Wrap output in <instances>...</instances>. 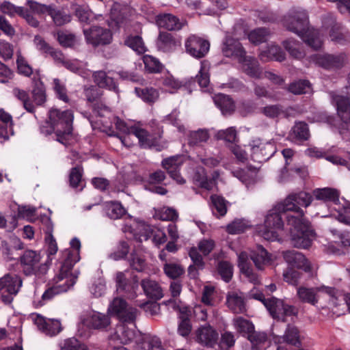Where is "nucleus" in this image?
I'll list each match as a JSON object with an SVG mask.
<instances>
[{
	"label": "nucleus",
	"mask_w": 350,
	"mask_h": 350,
	"mask_svg": "<svg viewBox=\"0 0 350 350\" xmlns=\"http://www.w3.org/2000/svg\"><path fill=\"white\" fill-rule=\"evenodd\" d=\"M282 45L290 55L295 59H301L305 53L302 49V43L294 39H287L282 42Z\"/></svg>",
	"instance_id": "58836bf2"
},
{
	"label": "nucleus",
	"mask_w": 350,
	"mask_h": 350,
	"mask_svg": "<svg viewBox=\"0 0 350 350\" xmlns=\"http://www.w3.org/2000/svg\"><path fill=\"white\" fill-rule=\"evenodd\" d=\"M322 291L330 296L332 301L337 299V290L334 287L322 286L321 288H297V294L301 302L315 306L318 303L317 292Z\"/></svg>",
	"instance_id": "f8f14e48"
},
{
	"label": "nucleus",
	"mask_w": 350,
	"mask_h": 350,
	"mask_svg": "<svg viewBox=\"0 0 350 350\" xmlns=\"http://www.w3.org/2000/svg\"><path fill=\"white\" fill-rule=\"evenodd\" d=\"M156 23L157 25L169 31L180 30L183 23L176 16L171 14H161L157 16Z\"/></svg>",
	"instance_id": "c85d7f7f"
},
{
	"label": "nucleus",
	"mask_w": 350,
	"mask_h": 350,
	"mask_svg": "<svg viewBox=\"0 0 350 350\" xmlns=\"http://www.w3.org/2000/svg\"><path fill=\"white\" fill-rule=\"evenodd\" d=\"M143 61L145 68L150 72H159L162 70V65L159 61L151 55L144 56Z\"/></svg>",
	"instance_id": "e2e57ef3"
},
{
	"label": "nucleus",
	"mask_w": 350,
	"mask_h": 350,
	"mask_svg": "<svg viewBox=\"0 0 350 350\" xmlns=\"http://www.w3.org/2000/svg\"><path fill=\"white\" fill-rule=\"evenodd\" d=\"M183 163V157L179 155L167 158L162 161L163 167L167 171L170 176L180 184L185 182L179 173V168Z\"/></svg>",
	"instance_id": "5701e85b"
},
{
	"label": "nucleus",
	"mask_w": 350,
	"mask_h": 350,
	"mask_svg": "<svg viewBox=\"0 0 350 350\" xmlns=\"http://www.w3.org/2000/svg\"><path fill=\"white\" fill-rule=\"evenodd\" d=\"M284 260L288 263L289 268L302 269L306 273L312 270L311 265L304 254L295 250H288L283 253Z\"/></svg>",
	"instance_id": "412c9836"
},
{
	"label": "nucleus",
	"mask_w": 350,
	"mask_h": 350,
	"mask_svg": "<svg viewBox=\"0 0 350 350\" xmlns=\"http://www.w3.org/2000/svg\"><path fill=\"white\" fill-rule=\"evenodd\" d=\"M247 147L252 152L253 159L257 160L259 163L273 157L276 151L274 143L271 142L263 143L260 139L253 140Z\"/></svg>",
	"instance_id": "2eb2a0df"
},
{
	"label": "nucleus",
	"mask_w": 350,
	"mask_h": 350,
	"mask_svg": "<svg viewBox=\"0 0 350 350\" xmlns=\"http://www.w3.org/2000/svg\"><path fill=\"white\" fill-rule=\"evenodd\" d=\"M301 273L293 268H287L283 273L284 280L294 286H297Z\"/></svg>",
	"instance_id": "69168bd1"
},
{
	"label": "nucleus",
	"mask_w": 350,
	"mask_h": 350,
	"mask_svg": "<svg viewBox=\"0 0 350 350\" xmlns=\"http://www.w3.org/2000/svg\"><path fill=\"white\" fill-rule=\"evenodd\" d=\"M135 92L143 101L147 103H153L159 98V92L152 87L135 88Z\"/></svg>",
	"instance_id": "79ce46f5"
},
{
	"label": "nucleus",
	"mask_w": 350,
	"mask_h": 350,
	"mask_svg": "<svg viewBox=\"0 0 350 350\" xmlns=\"http://www.w3.org/2000/svg\"><path fill=\"white\" fill-rule=\"evenodd\" d=\"M0 10L10 17H14L18 15L23 18L32 27H38L39 22L32 15L31 12L26 8L16 6L10 1H5L0 4Z\"/></svg>",
	"instance_id": "dca6fc26"
},
{
	"label": "nucleus",
	"mask_w": 350,
	"mask_h": 350,
	"mask_svg": "<svg viewBox=\"0 0 350 350\" xmlns=\"http://www.w3.org/2000/svg\"><path fill=\"white\" fill-rule=\"evenodd\" d=\"M262 61L275 60L282 62L286 59V54L282 48L278 45L271 44L259 54Z\"/></svg>",
	"instance_id": "72a5a7b5"
},
{
	"label": "nucleus",
	"mask_w": 350,
	"mask_h": 350,
	"mask_svg": "<svg viewBox=\"0 0 350 350\" xmlns=\"http://www.w3.org/2000/svg\"><path fill=\"white\" fill-rule=\"evenodd\" d=\"M73 113L70 110L51 109L49 112V122L55 131L57 140L66 144L72 131Z\"/></svg>",
	"instance_id": "20e7f679"
},
{
	"label": "nucleus",
	"mask_w": 350,
	"mask_h": 350,
	"mask_svg": "<svg viewBox=\"0 0 350 350\" xmlns=\"http://www.w3.org/2000/svg\"><path fill=\"white\" fill-rule=\"evenodd\" d=\"M239 27L234 28L232 32L227 33L223 42L222 53L224 56L241 61V33L237 30Z\"/></svg>",
	"instance_id": "4468645a"
},
{
	"label": "nucleus",
	"mask_w": 350,
	"mask_h": 350,
	"mask_svg": "<svg viewBox=\"0 0 350 350\" xmlns=\"http://www.w3.org/2000/svg\"><path fill=\"white\" fill-rule=\"evenodd\" d=\"M197 340L200 343L212 347L217 342L218 334L210 325L202 326L197 331Z\"/></svg>",
	"instance_id": "cd10ccee"
},
{
	"label": "nucleus",
	"mask_w": 350,
	"mask_h": 350,
	"mask_svg": "<svg viewBox=\"0 0 350 350\" xmlns=\"http://www.w3.org/2000/svg\"><path fill=\"white\" fill-rule=\"evenodd\" d=\"M53 89L57 97L65 103L69 102L65 84L58 79H53Z\"/></svg>",
	"instance_id": "338daca9"
},
{
	"label": "nucleus",
	"mask_w": 350,
	"mask_h": 350,
	"mask_svg": "<svg viewBox=\"0 0 350 350\" xmlns=\"http://www.w3.org/2000/svg\"><path fill=\"white\" fill-rule=\"evenodd\" d=\"M312 61L319 66L326 70L340 69L344 66L347 60L345 53L314 54L311 56Z\"/></svg>",
	"instance_id": "6e6552de"
},
{
	"label": "nucleus",
	"mask_w": 350,
	"mask_h": 350,
	"mask_svg": "<svg viewBox=\"0 0 350 350\" xmlns=\"http://www.w3.org/2000/svg\"><path fill=\"white\" fill-rule=\"evenodd\" d=\"M155 216L163 221H174L178 219V214L173 208L163 207L156 211Z\"/></svg>",
	"instance_id": "4d7b16f0"
},
{
	"label": "nucleus",
	"mask_w": 350,
	"mask_h": 350,
	"mask_svg": "<svg viewBox=\"0 0 350 350\" xmlns=\"http://www.w3.org/2000/svg\"><path fill=\"white\" fill-rule=\"evenodd\" d=\"M213 100L224 115H230L234 111L235 105L234 101L229 96L218 94L213 98Z\"/></svg>",
	"instance_id": "4c0bfd02"
},
{
	"label": "nucleus",
	"mask_w": 350,
	"mask_h": 350,
	"mask_svg": "<svg viewBox=\"0 0 350 350\" xmlns=\"http://www.w3.org/2000/svg\"><path fill=\"white\" fill-rule=\"evenodd\" d=\"M83 34L86 42L94 47L109 44L113 39L112 33L109 29L98 25L84 29Z\"/></svg>",
	"instance_id": "423d86ee"
},
{
	"label": "nucleus",
	"mask_w": 350,
	"mask_h": 350,
	"mask_svg": "<svg viewBox=\"0 0 350 350\" xmlns=\"http://www.w3.org/2000/svg\"><path fill=\"white\" fill-rule=\"evenodd\" d=\"M268 30L265 28H258L252 31L248 34L249 40L254 44H259L267 40Z\"/></svg>",
	"instance_id": "680f3d73"
},
{
	"label": "nucleus",
	"mask_w": 350,
	"mask_h": 350,
	"mask_svg": "<svg viewBox=\"0 0 350 350\" xmlns=\"http://www.w3.org/2000/svg\"><path fill=\"white\" fill-rule=\"evenodd\" d=\"M332 100L335 103L337 113L346 124L350 123V98L344 95H334Z\"/></svg>",
	"instance_id": "a878e982"
},
{
	"label": "nucleus",
	"mask_w": 350,
	"mask_h": 350,
	"mask_svg": "<svg viewBox=\"0 0 350 350\" xmlns=\"http://www.w3.org/2000/svg\"><path fill=\"white\" fill-rule=\"evenodd\" d=\"M228 308L234 313H239L241 311V297L235 292L228 293L226 301Z\"/></svg>",
	"instance_id": "0e129e2a"
},
{
	"label": "nucleus",
	"mask_w": 350,
	"mask_h": 350,
	"mask_svg": "<svg viewBox=\"0 0 350 350\" xmlns=\"http://www.w3.org/2000/svg\"><path fill=\"white\" fill-rule=\"evenodd\" d=\"M259 169V167L248 164L242 168V184H244L247 189L252 187L260 180Z\"/></svg>",
	"instance_id": "c756f323"
},
{
	"label": "nucleus",
	"mask_w": 350,
	"mask_h": 350,
	"mask_svg": "<svg viewBox=\"0 0 350 350\" xmlns=\"http://www.w3.org/2000/svg\"><path fill=\"white\" fill-rule=\"evenodd\" d=\"M13 94L16 98L23 103L24 108L29 112L33 113L35 111V107L30 100L28 93L18 88L13 89Z\"/></svg>",
	"instance_id": "864d4df0"
},
{
	"label": "nucleus",
	"mask_w": 350,
	"mask_h": 350,
	"mask_svg": "<svg viewBox=\"0 0 350 350\" xmlns=\"http://www.w3.org/2000/svg\"><path fill=\"white\" fill-rule=\"evenodd\" d=\"M13 122L11 115L3 109H0V139H8L10 135H13Z\"/></svg>",
	"instance_id": "7c9ffc66"
},
{
	"label": "nucleus",
	"mask_w": 350,
	"mask_h": 350,
	"mask_svg": "<svg viewBox=\"0 0 350 350\" xmlns=\"http://www.w3.org/2000/svg\"><path fill=\"white\" fill-rule=\"evenodd\" d=\"M292 135L299 141L308 140L310 137L308 124L304 122H296L292 129Z\"/></svg>",
	"instance_id": "8fccbe9b"
},
{
	"label": "nucleus",
	"mask_w": 350,
	"mask_h": 350,
	"mask_svg": "<svg viewBox=\"0 0 350 350\" xmlns=\"http://www.w3.org/2000/svg\"><path fill=\"white\" fill-rule=\"evenodd\" d=\"M124 42L126 46L138 53H143L146 51L142 38L139 36L128 37Z\"/></svg>",
	"instance_id": "bf43d9fd"
},
{
	"label": "nucleus",
	"mask_w": 350,
	"mask_h": 350,
	"mask_svg": "<svg viewBox=\"0 0 350 350\" xmlns=\"http://www.w3.org/2000/svg\"><path fill=\"white\" fill-rule=\"evenodd\" d=\"M242 336L246 337L252 344V350H263L267 340L265 333L255 331L252 321L242 318Z\"/></svg>",
	"instance_id": "9b49d317"
},
{
	"label": "nucleus",
	"mask_w": 350,
	"mask_h": 350,
	"mask_svg": "<svg viewBox=\"0 0 350 350\" xmlns=\"http://www.w3.org/2000/svg\"><path fill=\"white\" fill-rule=\"evenodd\" d=\"M27 5L29 6L30 10L38 14H48L49 15L50 12L53 10L52 8L54 4L46 5L38 3L33 0H28L27 1Z\"/></svg>",
	"instance_id": "052dcab7"
},
{
	"label": "nucleus",
	"mask_w": 350,
	"mask_h": 350,
	"mask_svg": "<svg viewBox=\"0 0 350 350\" xmlns=\"http://www.w3.org/2000/svg\"><path fill=\"white\" fill-rule=\"evenodd\" d=\"M20 262L23 271L27 275H35L40 278L48 270L46 264L41 262L40 254L33 250L25 251L20 257Z\"/></svg>",
	"instance_id": "39448f33"
},
{
	"label": "nucleus",
	"mask_w": 350,
	"mask_h": 350,
	"mask_svg": "<svg viewBox=\"0 0 350 350\" xmlns=\"http://www.w3.org/2000/svg\"><path fill=\"white\" fill-rule=\"evenodd\" d=\"M33 88L32 90V97L37 105H42L46 101V94L44 84L40 79L34 78Z\"/></svg>",
	"instance_id": "c03bdc74"
},
{
	"label": "nucleus",
	"mask_w": 350,
	"mask_h": 350,
	"mask_svg": "<svg viewBox=\"0 0 350 350\" xmlns=\"http://www.w3.org/2000/svg\"><path fill=\"white\" fill-rule=\"evenodd\" d=\"M178 44L179 42L175 37L165 31H160L156 41L157 49L164 53L174 51Z\"/></svg>",
	"instance_id": "bb28decb"
},
{
	"label": "nucleus",
	"mask_w": 350,
	"mask_h": 350,
	"mask_svg": "<svg viewBox=\"0 0 350 350\" xmlns=\"http://www.w3.org/2000/svg\"><path fill=\"white\" fill-rule=\"evenodd\" d=\"M22 286V280L17 275L6 274L0 278L1 293L17 294Z\"/></svg>",
	"instance_id": "393cba45"
},
{
	"label": "nucleus",
	"mask_w": 350,
	"mask_h": 350,
	"mask_svg": "<svg viewBox=\"0 0 350 350\" xmlns=\"http://www.w3.org/2000/svg\"><path fill=\"white\" fill-rule=\"evenodd\" d=\"M211 200L213 213L217 217L224 216L227 213L229 202L223 197L217 195H212Z\"/></svg>",
	"instance_id": "a19ab883"
},
{
	"label": "nucleus",
	"mask_w": 350,
	"mask_h": 350,
	"mask_svg": "<svg viewBox=\"0 0 350 350\" xmlns=\"http://www.w3.org/2000/svg\"><path fill=\"white\" fill-rule=\"evenodd\" d=\"M143 230L140 235L141 240H148L152 237V241L156 244H163L167 241V236L165 233L158 228H154L149 225H144Z\"/></svg>",
	"instance_id": "2f4dec72"
},
{
	"label": "nucleus",
	"mask_w": 350,
	"mask_h": 350,
	"mask_svg": "<svg viewBox=\"0 0 350 350\" xmlns=\"http://www.w3.org/2000/svg\"><path fill=\"white\" fill-rule=\"evenodd\" d=\"M165 274L171 279H176L185 273L184 267L178 262H165L163 265Z\"/></svg>",
	"instance_id": "49530a36"
},
{
	"label": "nucleus",
	"mask_w": 350,
	"mask_h": 350,
	"mask_svg": "<svg viewBox=\"0 0 350 350\" xmlns=\"http://www.w3.org/2000/svg\"><path fill=\"white\" fill-rule=\"evenodd\" d=\"M250 256L258 269H262L264 266L271 260L270 254L262 245H259L251 252Z\"/></svg>",
	"instance_id": "f704fd0d"
},
{
	"label": "nucleus",
	"mask_w": 350,
	"mask_h": 350,
	"mask_svg": "<svg viewBox=\"0 0 350 350\" xmlns=\"http://www.w3.org/2000/svg\"><path fill=\"white\" fill-rule=\"evenodd\" d=\"M186 52L196 59L203 58L210 49V43L206 39L198 36L190 35L185 41Z\"/></svg>",
	"instance_id": "9d476101"
},
{
	"label": "nucleus",
	"mask_w": 350,
	"mask_h": 350,
	"mask_svg": "<svg viewBox=\"0 0 350 350\" xmlns=\"http://www.w3.org/2000/svg\"><path fill=\"white\" fill-rule=\"evenodd\" d=\"M129 271H118L115 275V282L117 291L126 294L129 298L133 299L136 296V291L138 289L139 283L137 275L132 277L131 280L126 276Z\"/></svg>",
	"instance_id": "ddd939ff"
},
{
	"label": "nucleus",
	"mask_w": 350,
	"mask_h": 350,
	"mask_svg": "<svg viewBox=\"0 0 350 350\" xmlns=\"http://www.w3.org/2000/svg\"><path fill=\"white\" fill-rule=\"evenodd\" d=\"M193 178L196 185L207 190H211L215 183V180L207 179L205 170L203 167L196 169Z\"/></svg>",
	"instance_id": "de8ad7c7"
},
{
	"label": "nucleus",
	"mask_w": 350,
	"mask_h": 350,
	"mask_svg": "<svg viewBox=\"0 0 350 350\" xmlns=\"http://www.w3.org/2000/svg\"><path fill=\"white\" fill-rule=\"evenodd\" d=\"M130 267L138 272L144 271L146 268V262L142 254L133 252L129 258Z\"/></svg>",
	"instance_id": "6e6d98bb"
},
{
	"label": "nucleus",
	"mask_w": 350,
	"mask_h": 350,
	"mask_svg": "<svg viewBox=\"0 0 350 350\" xmlns=\"http://www.w3.org/2000/svg\"><path fill=\"white\" fill-rule=\"evenodd\" d=\"M267 304L269 307V313L274 319H280V317L297 316L298 314V309L295 306L286 304L277 298L275 300L267 301Z\"/></svg>",
	"instance_id": "a211bd4d"
},
{
	"label": "nucleus",
	"mask_w": 350,
	"mask_h": 350,
	"mask_svg": "<svg viewBox=\"0 0 350 350\" xmlns=\"http://www.w3.org/2000/svg\"><path fill=\"white\" fill-rule=\"evenodd\" d=\"M106 290L105 281L103 278H99L96 279L90 287V293L95 297H100L103 296Z\"/></svg>",
	"instance_id": "774afa93"
},
{
	"label": "nucleus",
	"mask_w": 350,
	"mask_h": 350,
	"mask_svg": "<svg viewBox=\"0 0 350 350\" xmlns=\"http://www.w3.org/2000/svg\"><path fill=\"white\" fill-rule=\"evenodd\" d=\"M141 286L147 297L160 299L163 297V291L160 285L153 280L146 278L142 280Z\"/></svg>",
	"instance_id": "473e14b6"
},
{
	"label": "nucleus",
	"mask_w": 350,
	"mask_h": 350,
	"mask_svg": "<svg viewBox=\"0 0 350 350\" xmlns=\"http://www.w3.org/2000/svg\"><path fill=\"white\" fill-rule=\"evenodd\" d=\"M38 327L48 335H55L62 330L61 323L58 320L45 321L43 319L37 320Z\"/></svg>",
	"instance_id": "ea45409f"
},
{
	"label": "nucleus",
	"mask_w": 350,
	"mask_h": 350,
	"mask_svg": "<svg viewBox=\"0 0 350 350\" xmlns=\"http://www.w3.org/2000/svg\"><path fill=\"white\" fill-rule=\"evenodd\" d=\"M107 311L124 322L134 321L138 312L136 308L129 306L125 300L120 297L113 299Z\"/></svg>",
	"instance_id": "0eeeda50"
},
{
	"label": "nucleus",
	"mask_w": 350,
	"mask_h": 350,
	"mask_svg": "<svg viewBox=\"0 0 350 350\" xmlns=\"http://www.w3.org/2000/svg\"><path fill=\"white\" fill-rule=\"evenodd\" d=\"M283 23L288 31L297 34L312 49L317 51L321 49L323 42L319 36L318 31L309 28L308 15L306 10H291L284 17Z\"/></svg>",
	"instance_id": "f03ea898"
},
{
	"label": "nucleus",
	"mask_w": 350,
	"mask_h": 350,
	"mask_svg": "<svg viewBox=\"0 0 350 350\" xmlns=\"http://www.w3.org/2000/svg\"><path fill=\"white\" fill-rule=\"evenodd\" d=\"M215 137L217 139H223L226 145L235 155L238 160L241 159V149L239 145L237 132L234 127H230L226 130H220L217 132Z\"/></svg>",
	"instance_id": "aec40b11"
},
{
	"label": "nucleus",
	"mask_w": 350,
	"mask_h": 350,
	"mask_svg": "<svg viewBox=\"0 0 350 350\" xmlns=\"http://www.w3.org/2000/svg\"><path fill=\"white\" fill-rule=\"evenodd\" d=\"M76 280L77 277H70L67 278L66 280H64L62 282H57L55 281L54 278L53 286L46 290L42 295L41 305H43L45 301L51 299L55 295L66 292L75 284Z\"/></svg>",
	"instance_id": "4be33fe9"
},
{
	"label": "nucleus",
	"mask_w": 350,
	"mask_h": 350,
	"mask_svg": "<svg viewBox=\"0 0 350 350\" xmlns=\"http://www.w3.org/2000/svg\"><path fill=\"white\" fill-rule=\"evenodd\" d=\"M314 195L317 200L325 202H331L336 204L339 203L340 193L336 189L329 187L317 189L314 191Z\"/></svg>",
	"instance_id": "c9c22d12"
},
{
	"label": "nucleus",
	"mask_w": 350,
	"mask_h": 350,
	"mask_svg": "<svg viewBox=\"0 0 350 350\" xmlns=\"http://www.w3.org/2000/svg\"><path fill=\"white\" fill-rule=\"evenodd\" d=\"M241 51L242 71L252 78H260L262 72L258 60L253 57L247 56L243 47H242Z\"/></svg>",
	"instance_id": "b1692460"
},
{
	"label": "nucleus",
	"mask_w": 350,
	"mask_h": 350,
	"mask_svg": "<svg viewBox=\"0 0 350 350\" xmlns=\"http://www.w3.org/2000/svg\"><path fill=\"white\" fill-rule=\"evenodd\" d=\"M313 200L312 196L305 191H300L288 196L284 201L278 205L280 213H269L265 220L262 237L271 241H281L280 237L284 229L282 216L289 226L291 244L297 248H309L315 238L316 233L311 223L305 217L301 207L306 208Z\"/></svg>",
	"instance_id": "f257e3e1"
},
{
	"label": "nucleus",
	"mask_w": 350,
	"mask_h": 350,
	"mask_svg": "<svg viewBox=\"0 0 350 350\" xmlns=\"http://www.w3.org/2000/svg\"><path fill=\"white\" fill-rule=\"evenodd\" d=\"M162 133L163 131L159 127H157V131L153 133H150L139 126H135L132 130V135L138 139L139 144L143 148L157 146Z\"/></svg>",
	"instance_id": "f3484780"
},
{
	"label": "nucleus",
	"mask_w": 350,
	"mask_h": 350,
	"mask_svg": "<svg viewBox=\"0 0 350 350\" xmlns=\"http://www.w3.org/2000/svg\"><path fill=\"white\" fill-rule=\"evenodd\" d=\"M242 274H243L249 280L250 282L254 284L260 283L258 275L254 271L252 267H248L245 260L247 258V254L242 251Z\"/></svg>",
	"instance_id": "5fc2aeb1"
},
{
	"label": "nucleus",
	"mask_w": 350,
	"mask_h": 350,
	"mask_svg": "<svg viewBox=\"0 0 350 350\" xmlns=\"http://www.w3.org/2000/svg\"><path fill=\"white\" fill-rule=\"evenodd\" d=\"M284 340L286 343L299 347L301 345V340L298 328L294 325H288Z\"/></svg>",
	"instance_id": "09e8293b"
},
{
	"label": "nucleus",
	"mask_w": 350,
	"mask_h": 350,
	"mask_svg": "<svg viewBox=\"0 0 350 350\" xmlns=\"http://www.w3.org/2000/svg\"><path fill=\"white\" fill-rule=\"evenodd\" d=\"M105 210L108 217L113 219L121 218L126 212L120 202L113 201L106 203Z\"/></svg>",
	"instance_id": "a18cd8bd"
},
{
	"label": "nucleus",
	"mask_w": 350,
	"mask_h": 350,
	"mask_svg": "<svg viewBox=\"0 0 350 350\" xmlns=\"http://www.w3.org/2000/svg\"><path fill=\"white\" fill-rule=\"evenodd\" d=\"M209 139V134L206 130L199 129L191 131L188 136V143L190 146H200L206 142Z\"/></svg>",
	"instance_id": "3c124183"
},
{
	"label": "nucleus",
	"mask_w": 350,
	"mask_h": 350,
	"mask_svg": "<svg viewBox=\"0 0 350 350\" xmlns=\"http://www.w3.org/2000/svg\"><path fill=\"white\" fill-rule=\"evenodd\" d=\"M311 89V83L306 79L295 81L291 83L287 88V90L295 95L307 94Z\"/></svg>",
	"instance_id": "37998d69"
},
{
	"label": "nucleus",
	"mask_w": 350,
	"mask_h": 350,
	"mask_svg": "<svg viewBox=\"0 0 350 350\" xmlns=\"http://www.w3.org/2000/svg\"><path fill=\"white\" fill-rule=\"evenodd\" d=\"M93 78L96 85L102 88H107L118 92V87L112 77H109L105 71L99 70L93 74Z\"/></svg>",
	"instance_id": "e433bc0d"
},
{
	"label": "nucleus",
	"mask_w": 350,
	"mask_h": 350,
	"mask_svg": "<svg viewBox=\"0 0 350 350\" xmlns=\"http://www.w3.org/2000/svg\"><path fill=\"white\" fill-rule=\"evenodd\" d=\"M80 323L88 329L107 330L111 325V319L107 314L91 311L80 317Z\"/></svg>",
	"instance_id": "1a4fd4ad"
},
{
	"label": "nucleus",
	"mask_w": 350,
	"mask_h": 350,
	"mask_svg": "<svg viewBox=\"0 0 350 350\" xmlns=\"http://www.w3.org/2000/svg\"><path fill=\"white\" fill-rule=\"evenodd\" d=\"M52 10L49 16H51L56 25L62 26L70 21V16L58 10L55 5H53Z\"/></svg>",
	"instance_id": "13d9d810"
},
{
	"label": "nucleus",
	"mask_w": 350,
	"mask_h": 350,
	"mask_svg": "<svg viewBox=\"0 0 350 350\" xmlns=\"http://www.w3.org/2000/svg\"><path fill=\"white\" fill-rule=\"evenodd\" d=\"M323 25L325 28H329V27H331L329 31V36L332 41V33L337 36H338V33H341L342 29H344L340 23L336 21L335 17L332 14H328L323 18Z\"/></svg>",
	"instance_id": "603ef678"
},
{
	"label": "nucleus",
	"mask_w": 350,
	"mask_h": 350,
	"mask_svg": "<svg viewBox=\"0 0 350 350\" xmlns=\"http://www.w3.org/2000/svg\"><path fill=\"white\" fill-rule=\"evenodd\" d=\"M110 339L123 345L134 341L143 350H164L157 336L142 334L123 323L116 326L114 333L110 336Z\"/></svg>",
	"instance_id": "7ed1b4c3"
},
{
	"label": "nucleus",
	"mask_w": 350,
	"mask_h": 350,
	"mask_svg": "<svg viewBox=\"0 0 350 350\" xmlns=\"http://www.w3.org/2000/svg\"><path fill=\"white\" fill-rule=\"evenodd\" d=\"M64 254L66 258L60 267L59 273L55 276V280L57 282L66 280L67 278L74 277L68 273L72 269L73 265L80 259L78 251L66 250Z\"/></svg>",
	"instance_id": "6ab92c4d"
}]
</instances>
